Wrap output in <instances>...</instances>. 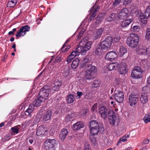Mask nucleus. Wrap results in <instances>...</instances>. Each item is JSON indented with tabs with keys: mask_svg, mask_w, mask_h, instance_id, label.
<instances>
[{
	"mask_svg": "<svg viewBox=\"0 0 150 150\" xmlns=\"http://www.w3.org/2000/svg\"><path fill=\"white\" fill-rule=\"evenodd\" d=\"M92 42L86 40H82L80 42L79 46L77 47L75 51H73L70 54L73 57L78 55L79 53L81 55H85L87 51L91 48Z\"/></svg>",
	"mask_w": 150,
	"mask_h": 150,
	"instance_id": "f257e3e1",
	"label": "nucleus"
},
{
	"mask_svg": "<svg viewBox=\"0 0 150 150\" xmlns=\"http://www.w3.org/2000/svg\"><path fill=\"white\" fill-rule=\"evenodd\" d=\"M89 127L90 132L93 135L97 134L98 133H103L104 132L103 125L99 123L96 120H91Z\"/></svg>",
	"mask_w": 150,
	"mask_h": 150,
	"instance_id": "f03ea898",
	"label": "nucleus"
},
{
	"mask_svg": "<svg viewBox=\"0 0 150 150\" xmlns=\"http://www.w3.org/2000/svg\"><path fill=\"white\" fill-rule=\"evenodd\" d=\"M127 38V43L129 47L134 48L138 44L139 37L137 34L135 33L131 34Z\"/></svg>",
	"mask_w": 150,
	"mask_h": 150,
	"instance_id": "7ed1b4c3",
	"label": "nucleus"
},
{
	"mask_svg": "<svg viewBox=\"0 0 150 150\" xmlns=\"http://www.w3.org/2000/svg\"><path fill=\"white\" fill-rule=\"evenodd\" d=\"M85 69L86 70V79L88 80L93 79L95 77V73L97 71L96 67L91 64L86 66Z\"/></svg>",
	"mask_w": 150,
	"mask_h": 150,
	"instance_id": "20e7f679",
	"label": "nucleus"
},
{
	"mask_svg": "<svg viewBox=\"0 0 150 150\" xmlns=\"http://www.w3.org/2000/svg\"><path fill=\"white\" fill-rule=\"evenodd\" d=\"M57 142L54 139H48L45 140L44 144L46 150H55Z\"/></svg>",
	"mask_w": 150,
	"mask_h": 150,
	"instance_id": "39448f33",
	"label": "nucleus"
},
{
	"mask_svg": "<svg viewBox=\"0 0 150 150\" xmlns=\"http://www.w3.org/2000/svg\"><path fill=\"white\" fill-rule=\"evenodd\" d=\"M113 38L111 36L106 37L105 40L100 42L99 44L101 49L107 50L110 48L112 45Z\"/></svg>",
	"mask_w": 150,
	"mask_h": 150,
	"instance_id": "423d86ee",
	"label": "nucleus"
},
{
	"mask_svg": "<svg viewBox=\"0 0 150 150\" xmlns=\"http://www.w3.org/2000/svg\"><path fill=\"white\" fill-rule=\"evenodd\" d=\"M107 114L109 122L111 125L113 126L116 122L118 121V115H115V112L112 110H108Z\"/></svg>",
	"mask_w": 150,
	"mask_h": 150,
	"instance_id": "0eeeda50",
	"label": "nucleus"
},
{
	"mask_svg": "<svg viewBox=\"0 0 150 150\" xmlns=\"http://www.w3.org/2000/svg\"><path fill=\"white\" fill-rule=\"evenodd\" d=\"M50 91L49 86H45L40 89L38 95L44 99V100H46L48 99Z\"/></svg>",
	"mask_w": 150,
	"mask_h": 150,
	"instance_id": "6e6552de",
	"label": "nucleus"
},
{
	"mask_svg": "<svg viewBox=\"0 0 150 150\" xmlns=\"http://www.w3.org/2000/svg\"><path fill=\"white\" fill-rule=\"evenodd\" d=\"M141 75V67L137 66L135 67L132 70L131 74V77L134 79H139Z\"/></svg>",
	"mask_w": 150,
	"mask_h": 150,
	"instance_id": "1a4fd4ad",
	"label": "nucleus"
},
{
	"mask_svg": "<svg viewBox=\"0 0 150 150\" xmlns=\"http://www.w3.org/2000/svg\"><path fill=\"white\" fill-rule=\"evenodd\" d=\"M128 100L130 105L132 106L136 104L139 100V95L132 92L129 96Z\"/></svg>",
	"mask_w": 150,
	"mask_h": 150,
	"instance_id": "9d476101",
	"label": "nucleus"
},
{
	"mask_svg": "<svg viewBox=\"0 0 150 150\" xmlns=\"http://www.w3.org/2000/svg\"><path fill=\"white\" fill-rule=\"evenodd\" d=\"M144 14V16L141 15V26H144L147 23L146 18L150 16V6L147 8Z\"/></svg>",
	"mask_w": 150,
	"mask_h": 150,
	"instance_id": "9b49d317",
	"label": "nucleus"
},
{
	"mask_svg": "<svg viewBox=\"0 0 150 150\" xmlns=\"http://www.w3.org/2000/svg\"><path fill=\"white\" fill-rule=\"evenodd\" d=\"M129 11L127 8L122 9L118 14V18L120 19L124 20L128 18Z\"/></svg>",
	"mask_w": 150,
	"mask_h": 150,
	"instance_id": "f8f14e48",
	"label": "nucleus"
},
{
	"mask_svg": "<svg viewBox=\"0 0 150 150\" xmlns=\"http://www.w3.org/2000/svg\"><path fill=\"white\" fill-rule=\"evenodd\" d=\"M30 28V27L28 25H25L21 27L19 30L17 32L16 36L18 38L21 36L23 33H24V35L26 34V32L29 31Z\"/></svg>",
	"mask_w": 150,
	"mask_h": 150,
	"instance_id": "ddd939ff",
	"label": "nucleus"
},
{
	"mask_svg": "<svg viewBox=\"0 0 150 150\" xmlns=\"http://www.w3.org/2000/svg\"><path fill=\"white\" fill-rule=\"evenodd\" d=\"M126 64L125 63L118 64L117 68L120 74L125 75L127 71V69L126 68Z\"/></svg>",
	"mask_w": 150,
	"mask_h": 150,
	"instance_id": "4468645a",
	"label": "nucleus"
},
{
	"mask_svg": "<svg viewBox=\"0 0 150 150\" xmlns=\"http://www.w3.org/2000/svg\"><path fill=\"white\" fill-rule=\"evenodd\" d=\"M117 57V54L115 51H111L108 53L105 59L108 61H112Z\"/></svg>",
	"mask_w": 150,
	"mask_h": 150,
	"instance_id": "2eb2a0df",
	"label": "nucleus"
},
{
	"mask_svg": "<svg viewBox=\"0 0 150 150\" xmlns=\"http://www.w3.org/2000/svg\"><path fill=\"white\" fill-rule=\"evenodd\" d=\"M124 94L121 91H118L114 95V98L116 101L119 103H121L124 100Z\"/></svg>",
	"mask_w": 150,
	"mask_h": 150,
	"instance_id": "dca6fc26",
	"label": "nucleus"
},
{
	"mask_svg": "<svg viewBox=\"0 0 150 150\" xmlns=\"http://www.w3.org/2000/svg\"><path fill=\"white\" fill-rule=\"evenodd\" d=\"M52 112L51 110H48L46 111L45 113L43 115L42 119L44 122H46L49 120L52 116Z\"/></svg>",
	"mask_w": 150,
	"mask_h": 150,
	"instance_id": "f3484780",
	"label": "nucleus"
},
{
	"mask_svg": "<svg viewBox=\"0 0 150 150\" xmlns=\"http://www.w3.org/2000/svg\"><path fill=\"white\" fill-rule=\"evenodd\" d=\"M44 99L38 95V98L34 101L33 102V103H32V105H33V107L36 106L38 107L40 105L41 102Z\"/></svg>",
	"mask_w": 150,
	"mask_h": 150,
	"instance_id": "a211bd4d",
	"label": "nucleus"
},
{
	"mask_svg": "<svg viewBox=\"0 0 150 150\" xmlns=\"http://www.w3.org/2000/svg\"><path fill=\"white\" fill-rule=\"evenodd\" d=\"M84 127V124L82 121H79L74 124L72 127L74 130L77 131Z\"/></svg>",
	"mask_w": 150,
	"mask_h": 150,
	"instance_id": "6ab92c4d",
	"label": "nucleus"
},
{
	"mask_svg": "<svg viewBox=\"0 0 150 150\" xmlns=\"http://www.w3.org/2000/svg\"><path fill=\"white\" fill-rule=\"evenodd\" d=\"M46 128L43 126H41L39 127L36 132L37 135L39 136L45 134V132H47Z\"/></svg>",
	"mask_w": 150,
	"mask_h": 150,
	"instance_id": "aec40b11",
	"label": "nucleus"
},
{
	"mask_svg": "<svg viewBox=\"0 0 150 150\" xmlns=\"http://www.w3.org/2000/svg\"><path fill=\"white\" fill-rule=\"evenodd\" d=\"M125 19V20L122 21L121 23V27L123 28L127 27L133 21V20L132 18Z\"/></svg>",
	"mask_w": 150,
	"mask_h": 150,
	"instance_id": "412c9836",
	"label": "nucleus"
},
{
	"mask_svg": "<svg viewBox=\"0 0 150 150\" xmlns=\"http://www.w3.org/2000/svg\"><path fill=\"white\" fill-rule=\"evenodd\" d=\"M68 131L66 129H63L59 134V137L60 139L62 140H64L68 134Z\"/></svg>",
	"mask_w": 150,
	"mask_h": 150,
	"instance_id": "4be33fe9",
	"label": "nucleus"
},
{
	"mask_svg": "<svg viewBox=\"0 0 150 150\" xmlns=\"http://www.w3.org/2000/svg\"><path fill=\"white\" fill-rule=\"evenodd\" d=\"M62 84V83L60 81H55L54 83V85L53 86L52 89L54 91H58Z\"/></svg>",
	"mask_w": 150,
	"mask_h": 150,
	"instance_id": "5701e85b",
	"label": "nucleus"
},
{
	"mask_svg": "<svg viewBox=\"0 0 150 150\" xmlns=\"http://www.w3.org/2000/svg\"><path fill=\"white\" fill-rule=\"evenodd\" d=\"M80 62V60L78 58L75 59L72 62L71 67L73 69H75L79 66Z\"/></svg>",
	"mask_w": 150,
	"mask_h": 150,
	"instance_id": "b1692460",
	"label": "nucleus"
},
{
	"mask_svg": "<svg viewBox=\"0 0 150 150\" xmlns=\"http://www.w3.org/2000/svg\"><path fill=\"white\" fill-rule=\"evenodd\" d=\"M119 51V54L121 57H122L127 52V50L125 47L121 46L120 47Z\"/></svg>",
	"mask_w": 150,
	"mask_h": 150,
	"instance_id": "393cba45",
	"label": "nucleus"
},
{
	"mask_svg": "<svg viewBox=\"0 0 150 150\" xmlns=\"http://www.w3.org/2000/svg\"><path fill=\"white\" fill-rule=\"evenodd\" d=\"M148 94L142 93L141 95V103L145 104L148 102Z\"/></svg>",
	"mask_w": 150,
	"mask_h": 150,
	"instance_id": "a878e982",
	"label": "nucleus"
},
{
	"mask_svg": "<svg viewBox=\"0 0 150 150\" xmlns=\"http://www.w3.org/2000/svg\"><path fill=\"white\" fill-rule=\"evenodd\" d=\"M118 64L117 63H111L109 64L108 66V69L110 71L115 70L117 68Z\"/></svg>",
	"mask_w": 150,
	"mask_h": 150,
	"instance_id": "bb28decb",
	"label": "nucleus"
},
{
	"mask_svg": "<svg viewBox=\"0 0 150 150\" xmlns=\"http://www.w3.org/2000/svg\"><path fill=\"white\" fill-rule=\"evenodd\" d=\"M146 54L150 56V46L146 48L145 47H143L141 49V54Z\"/></svg>",
	"mask_w": 150,
	"mask_h": 150,
	"instance_id": "cd10ccee",
	"label": "nucleus"
},
{
	"mask_svg": "<svg viewBox=\"0 0 150 150\" xmlns=\"http://www.w3.org/2000/svg\"><path fill=\"white\" fill-rule=\"evenodd\" d=\"M75 100L74 95L72 94H69L67 96V102L68 103L70 104L73 103Z\"/></svg>",
	"mask_w": 150,
	"mask_h": 150,
	"instance_id": "c85d7f7f",
	"label": "nucleus"
},
{
	"mask_svg": "<svg viewBox=\"0 0 150 150\" xmlns=\"http://www.w3.org/2000/svg\"><path fill=\"white\" fill-rule=\"evenodd\" d=\"M17 2V0H9L7 4V6L9 7H13Z\"/></svg>",
	"mask_w": 150,
	"mask_h": 150,
	"instance_id": "c756f323",
	"label": "nucleus"
},
{
	"mask_svg": "<svg viewBox=\"0 0 150 150\" xmlns=\"http://www.w3.org/2000/svg\"><path fill=\"white\" fill-rule=\"evenodd\" d=\"M104 18V17L102 14H99L96 18V23L97 24L100 23Z\"/></svg>",
	"mask_w": 150,
	"mask_h": 150,
	"instance_id": "7c9ffc66",
	"label": "nucleus"
},
{
	"mask_svg": "<svg viewBox=\"0 0 150 150\" xmlns=\"http://www.w3.org/2000/svg\"><path fill=\"white\" fill-rule=\"evenodd\" d=\"M103 49H101V47H100L99 44L98 47H97L95 52L96 54L98 56H101L102 54V50Z\"/></svg>",
	"mask_w": 150,
	"mask_h": 150,
	"instance_id": "2f4dec72",
	"label": "nucleus"
},
{
	"mask_svg": "<svg viewBox=\"0 0 150 150\" xmlns=\"http://www.w3.org/2000/svg\"><path fill=\"white\" fill-rule=\"evenodd\" d=\"M129 135H125V136L121 137L119 140L117 144V146L119 145V144L121 142H125L127 141V138H129Z\"/></svg>",
	"mask_w": 150,
	"mask_h": 150,
	"instance_id": "473e14b6",
	"label": "nucleus"
},
{
	"mask_svg": "<svg viewBox=\"0 0 150 150\" xmlns=\"http://www.w3.org/2000/svg\"><path fill=\"white\" fill-rule=\"evenodd\" d=\"M143 120L146 123L150 122V112L145 115L143 118Z\"/></svg>",
	"mask_w": 150,
	"mask_h": 150,
	"instance_id": "72a5a7b5",
	"label": "nucleus"
},
{
	"mask_svg": "<svg viewBox=\"0 0 150 150\" xmlns=\"http://www.w3.org/2000/svg\"><path fill=\"white\" fill-rule=\"evenodd\" d=\"M100 81L98 80L94 81L92 84V87L94 88H97L100 86Z\"/></svg>",
	"mask_w": 150,
	"mask_h": 150,
	"instance_id": "f704fd0d",
	"label": "nucleus"
},
{
	"mask_svg": "<svg viewBox=\"0 0 150 150\" xmlns=\"http://www.w3.org/2000/svg\"><path fill=\"white\" fill-rule=\"evenodd\" d=\"M145 38L147 40H150V28L146 30Z\"/></svg>",
	"mask_w": 150,
	"mask_h": 150,
	"instance_id": "c9c22d12",
	"label": "nucleus"
},
{
	"mask_svg": "<svg viewBox=\"0 0 150 150\" xmlns=\"http://www.w3.org/2000/svg\"><path fill=\"white\" fill-rule=\"evenodd\" d=\"M19 128L17 126L12 127L11 129V130L12 133H18V130Z\"/></svg>",
	"mask_w": 150,
	"mask_h": 150,
	"instance_id": "e433bc0d",
	"label": "nucleus"
},
{
	"mask_svg": "<svg viewBox=\"0 0 150 150\" xmlns=\"http://www.w3.org/2000/svg\"><path fill=\"white\" fill-rule=\"evenodd\" d=\"M149 91V88L147 86L143 87L142 89V93H147Z\"/></svg>",
	"mask_w": 150,
	"mask_h": 150,
	"instance_id": "4c0bfd02",
	"label": "nucleus"
},
{
	"mask_svg": "<svg viewBox=\"0 0 150 150\" xmlns=\"http://www.w3.org/2000/svg\"><path fill=\"white\" fill-rule=\"evenodd\" d=\"M72 117L71 115L70 114H68L65 118V121L67 122L70 121L71 120H73Z\"/></svg>",
	"mask_w": 150,
	"mask_h": 150,
	"instance_id": "58836bf2",
	"label": "nucleus"
},
{
	"mask_svg": "<svg viewBox=\"0 0 150 150\" xmlns=\"http://www.w3.org/2000/svg\"><path fill=\"white\" fill-rule=\"evenodd\" d=\"M108 109L105 106L101 107L99 109V113L100 114L105 112V110H107Z\"/></svg>",
	"mask_w": 150,
	"mask_h": 150,
	"instance_id": "ea45409f",
	"label": "nucleus"
},
{
	"mask_svg": "<svg viewBox=\"0 0 150 150\" xmlns=\"http://www.w3.org/2000/svg\"><path fill=\"white\" fill-rule=\"evenodd\" d=\"M83 150H91L88 143H86L85 144Z\"/></svg>",
	"mask_w": 150,
	"mask_h": 150,
	"instance_id": "a19ab883",
	"label": "nucleus"
},
{
	"mask_svg": "<svg viewBox=\"0 0 150 150\" xmlns=\"http://www.w3.org/2000/svg\"><path fill=\"white\" fill-rule=\"evenodd\" d=\"M62 59V58L60 56H58L56 57L55 60L53 63H56L58 62H60Z\"/></svg>",
	"mask_w": 150,
	"mask_h": 150,
	"instance_id": "79ce46f5",
	"label": "nucleus"
},
{
	"mask_svg": "<svg viewBox=\"0 0 150 150\" xmlns=\"http://www.w3.org/2000/svg\"><path fill=\"white\" fill-rule=\"evenodd\" d=\"M108 110H105V112H103V113L100 114L101 115L102 117L104 119L106 118L107 116Z\"/></svg>",
	"mask_w": 150,
	"mask_h": 150,
	"instance_id": "37998d69",
	"label": "nucleus"
},
{
	"mask_svg": "<svg viewBox=\"0 0 150 150\" xmlns=\"http://www.w3.org/2000/svg\"><path fill=\"white\" fill-rule=\"evenodd\" d=\"M110 16L113 20L116 19L117 17H118V14L117 13H111Z\"/></svg>",
	"mask_w": 150,
	"mask_h": 150,
	"instance_id": "c03bdc74",
	"label": "nucleus"
},
{
	"mask_svg": "<svg viewBox=\"0 0 150 150\" xmlns=\"http://www.w3.org/2000/svg\"><path fill=\"white\" fill-rule=\"evenodd\" d=\"M132 28L134 31L136 32H139L140 29V27L139 26L136 25L133 26Z\"/></svg>",
	"mask_w": 150,
	"mask_h": 150,
	"instance_id": "a18cd8bd",
	"label": "nucleus"
},
{
	"mask_svg": "<svg viewBox=\"0 0 150 150\" xmlns=\"http://www.w3.org/2000/svg\"><path fill=\"white\" fill-rule=\"evenodd\" d=\"M96 12V10H95L93 12V14L91 15L90 16L89 18V20L91 21V20L94 19L95 17L96 16V15L95 14V13Z\"/></svg>",
	"mask_w": 150,
	"mask_h": 150,
	"instance_id": "49530a36",
	"label": "nucleus"
},
{
	"mask_svg": "<svg viewBox=\"0 0 150 150\" xmlns=\"http://www.w3.org/2000/svg\"><path fill=\"white\" fill-rule=\"evenodd\" d=\"M103 30L104 29L103 28H100L97 30L96 33L101 36Z\"/></svg>",
	"mask_w": 150,
	"mask_h": 150,
	"instance_id": "de8ad7c7",
	"label": "nucleus"
},
{
	"mask_svg": "<svg viewBox=\"0 0 150 150\" xmlns=\"http://www.w3.org/2000/svg\"><path fill=\"white\" fill-rule=\"evenodd\" d=\"M11 138V136L9 134L6 135L3 139V141H6L9 140Z\"/></svg>",
	"mask_w": 150,
	"mask_h": 150,
	"instance_id": "09e8293b",
	"label": "nucleus"
},
{
	"mask_svg": "<svg viewBox=\"0 0 150 150\" xmlns=\"http://www.w3.org/2000/svg\"><path fill=\"white\" fill-rule=\"evenodd\" d=\"M132 0H124L123 4V5L126 6L129 4L132 1Z\"/></svg>",
	"mask_w": 150,
	"mask_h": 150,
	"instance_id": "8fccbe9b",
	"label": "nucleus"
},
{
	"mask_svg": "<svg viewBox=\"0 0 150 150\" xmlns=\"http://www.w3.org/2000/svg\"><path fill=\"white\" fill-rule=\"evenodd\" d=\"M121 1V0H115L113 3V5L115 6H117L120 4Z\"/></svg>",
	"mask_w": 150,
	"mask_h": 150,
	"instance_id": "3c124183",
	"label": "nucleus"
},
{
	"mask_svg": "<svg viewBox=\"0 0 150 150\" xmlns=\"http://www.w3.org/2000/svg\"><path fill=\"white\" fill-rule=\"evenodd\" d=\"M88 65V64L87 63H85V62H84L82 60L81 63L80 68H83L86 65L87 66Z\"/></svg>",
	"mask_w": 150,
	"mask_h": 150,
	"instance_id": "603ef678",
	"label": "nucleus"
},
{
	"mask_svg": "<svg viewBox=\"0 0 150 150\" xmlns=\"http://www.w3.org/2000/svg\"><path fill=\"white\" fill-rule=\"evenodd\" d=\"M76 94H77V96H76V98L77 99H79L80 98L81 96L83 94V93L82 92H79V91H78L77 92Z\"/></svg>",
	"mask_w": 150,
	"mask_h": 150,
	"instance_id": "864d4df0",
	"label": "nucleus"
},
{
	"mask_svg": "<svg viewBox=\"0 0 150 150\" xmlns=\"http://www.w3.org/2000/svg\"><path fill=\"white\" fill-rule=\"evenodd\" d=\"M84 30H81L79 34L78 38L79 39H80L81 38V36H82L83 34L84 33Z\"/></svg>",
	"mask_w": 150,
	"mask_h": 150,
	"instance_id": "5fc2aeb1",
	"label": "nucleus"
},
{
	"mask_svg": "<svg viewBox=\"0 0 150 150\" xmlns=\"http://www.w3.org/2000/svg\"><path fill=\"white\" fill-rule=\"evenodd\" d=\"M71 47L70 45H68L67 46V47L65 49V50H61L63 52H66L68 51V50L70 49Z\"/></svg>",
	"mask_w": 150,
	"mask_h": 150,
	"instance_id": "6e6d98bb",
	"label": "nucleus"
},
{
	"mask_svg": "<svg viewBox=\"0 0 150 150\" xmlns=\"http://www.w3.org/2000/svg\"><path fill=\"white\" fill-rule=\"evenodd\" d=\"M149 140L148 139H146L143 141V144H148L149 142Z\"/></svg>",
	"mask_w": 150,
	"mask_h": 150,
	"instance_id": "4d7b16f0",
	"label": "nucleus"
},
{
	"mask_svg": "<svg viewBox=\"0 0 150 150\" xmlns=\"http://www.w3.org/2000/svg\"><path fill=\"white\" fill-rule=\"evenodd\" d=\"M99 38L100 37H98V35H96L95 33L93 35V40H96Z\"/></svg>",
	"mask_w": 150,
	"mask_h": 150,
	"instance_id": "13d9d810",
	"label": "nucleus"
},
{
	"mask_svg": "<svg viewBox=\"0 0 150 150\" xmlns=\"http://www.w3.org/2000/svg\"><path fill=\"white\" fill-rule=\"evenodd\" d=\"M69 39H68L65 42L64 44L63 45L61 49V50H62L63 49H64V48L65 47V46H66V45L69 42Z\"/></svg>",
	"mask_w": 150,
	"mask_h": 150,
	"instance_id": "bf43d9fd",
	"label": "nucleus"
},
{
	"mask_svg": "<svg viewBox=\"0 0 150 150\" xmlns=\"http://www.w3.org/2000/svg\"><path fill=\"white\" fill-rule=\"evenodd\" d=\"M83 60L84 62H85L86 63H87L88 64V63L89 61V59L87 58V57H86L84 58Z\"/></svg>",
	"mask_w": 150,
	"mask_h": 150,
	"instance_id": "052dcab7",
	"label": "nucleus"
},
{
	"mask_svg": "<svg viewBox=\"0 0 150 150\" xmlns=\"http://www.w3.org/2000/svg\"><path fill=\"white\" fill-rule=\"evenodd\" d=\"M33 111L31 110H30V109H27L26 111V112L28 113V115L31 116V113Z\"/></svg>",
	"mask_w": 150,
	"mask_h": 150,
	"instance_id": "680f3d73",
	"label": "nucleus"
},
{
	"mask_svg": "<svg viewBox=\"0 0 150 150\" xmlns=\"http://www.w3.org/2000/svg\"><path fill=\"white\" fill-rule=\"evenodd\" d=\"M106 20L110 22L114 20L110 16L108 17L107 18Z\"/></svg>",
	"mask_w": 150,
	"mask_h": 150,
	"instance_id": "e2e57ef3",
	"label": "nucleus"
},
{
	"mask_svg": "<svg viewBox=\"0 0 150 150\" xmlns=\"http://www.w3.org/2000/svg\"><path fill=\"white\" fill-rule=\"evenodd\" d=\"M33 106L32 105V103L29 105L28 107V109H30V110H31L33 111L34 109V107H33Z\"/></svg>",
	"mask_w": 150,
	"mask_h": 150,
	"instance_id": "0e129e2a",
	"label": "nucleus"
},
{
	"mask_svg": "<svg viewBox=\"0 0 150 150\" xmlns=\"http://www.w3.org/2000/svg\"><path fill=\"white\" fill-rule=\"evenodd\" d=\"M70 58V56H68L67 57L66 61L68 62V63H69L72 60Z\"/></svg>",
	"mask_w": 150,
	"mask_h": 150,
	"instance_id": "69168bd1",
	"label": "nucleus"
},
{
	"mask_svg": "<svg viewBox=\"0 0 150 150\" xmlns=\"http://www.w3.org/2000/svg\"><path fill=\"white\" fill-rule=\"evenodd\" d=\"M140 50L141 49L139 48L138 49H136V51L138 53V54H141Z\"/></svg>",
	"mask_w": 150,
	"mask_h": 150,
	"instance_id": "338daca9",
	"label": "nucleus"
},
{
	"mask_svg": "<svg viewBox=\"0 0 150 150\" xmlns=\"http://www.w3.org/2000/svg\"><path fill=\"white\" fill-rule=\"evenodd\" d=\"M147 83L148 84H150V75L147 79Z\"/></svg>",
	"mask_w": 150,
	"mask_h": 150,
	"instance_id": "774afa93",
	"label": "nucleus"
}]
</instances>
